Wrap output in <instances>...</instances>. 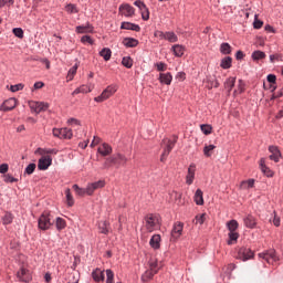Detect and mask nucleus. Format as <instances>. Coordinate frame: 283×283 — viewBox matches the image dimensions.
<instances>
[{
  "mask_svg": "<svg viewBox=\"0 0 283 283\" xmlns=\"http://www.w3.org/2000/svg\"><path fill=\"white\" fill-rule=\"evenodd\" d=\"M54 226L52 221V214L50 212H43L38 219V229L39 231H50Z\"/></svg>",
  "mask_w": 283,
  "mask_h": 283,
  "instance_id": "obj_1",
  "label": "nucleus"
},
{
  "mask_svg": "<svg viewBox=\"0 0 283 283\" xmlns=\"http://www.w3.org/2000/svg\"><path fill=\"white\" fill-rule=\"evenodd\" d=\"M176 143H178V137H174V140L169 139V138H165L163 140V145H165L164 147V151L161 154L160 157V161L165 163L167 160V156H169V154H171V149H174V147H176Z\"/></svg>",
  "mask_w": 283,
  "mask_h": 283,
  "instance_id": "obj_2",
  "label": "nucleus"
},
{
  "mask_svg": "<svg viewBox=\"0 0 283 283\" xmlns=\"http://www.w3.org/2000/svg\"><path fill=\"white\" fill-rule=\"evenodd\" d=\"M146 222V229L151 233L153 231H156V229L160 228V220L158 219V216L156 214H148L145 218Z\"/></svg>",
  "mask_w": 283,
  "mask_h": 283,
  "instance_id": "obj_3",
  "label": "nucleus"
},
{
  "mask_svg": "<svg viewBox=\"0 0 283 283\" xmlns=\"http://www.w3.org/2000/svg\"><path fill=\"white\" fill-rule=\"evenodd\" d=\"M259 258L268 262V264H275V262H280V256L275 250H269L262 253H259Z\"/></svg>",
  "mask_w": 283,
  "mask_h": 283,
  "instance_id": "obj_4",
  "label": "nucleus"
},
{
  "mask_svg": "<svg viewBox=\"0 0 283 283\" xmlns=\"http://www.w3.org/2000/svg\"><path fill=\"white\" fill-rule=\"evenodd\" d=\"M53 136L55 138L70 140L73 136L72 128H53Z\"/></svg>",
  "mask_w": 283,
  "mask_h": 283,
  "instance_id": "obj_5",
  "label": "nucleus"
},
{
  "mask_svg": "<svg viewBox=\"0 0 283 283\" xmlns=\"http://www.w3.org/2000/svg\"><path fill=\"white\" fill-rule=\"evenodd\" d=\"M31 112L34 114H41V112H48L50 104L45 102H30L29 104Z\"/></svg>",
  "mask_w": 283,
  "mask_h": 283,
  "instance_id": "obj_6",
  "label": "nucleus"
},
{
  "mask_svg": "<svg viewBox=\"0 0 283 283\" xmlns=\"http://www.w3.org/2000/svg\"><path fill=\"white\" fill-rule=\"evenodd\" d=\"M17 277L19 282L30 283L32 282V273L27 268H21L17 272Z\"/></svg>",
  "mask_w": 283,
  "mask_h": 283,
  "instance_id": "obj_7",
  "label": "nucleus"
},
{
  "mask_svg": "<svg viewBox=\"0 0 283 283\" xmlns=\"http://www.w3.org/2000/svg\"><path fill=\"white\" fill-rule=\"evenodd\" d=\"M14 107H17V98L10 97L1 104L0 112H12Z\"/></svg>",
  "mask_w": 283,
  "mask_h": 283,
  "instance_id": "obj_8",
  "label": "nucleus"
},
{
  "mask_svg": "<svg viewBox=\"0 0 283 283\" xmlns=\"http://www.w3.org/2000/svg\"><path fill=\"white\" fill-rule=\"evenodd\" d=\"M253 251H251L249 248H241L238 251V258L239 260H242V262H247V260L253 259Z\"/></svg>",
  "mask_w": 283,
  "mask_h": 283,
  "instance_id": "obj_9",
  "label": "nucleus"
},
{
  "mask_svg": "<svg viewBox=\"0 0 283 283\" xmlns=\"http://www.w3.org/2000/svg\"><path fill=\"white\" fill-rule=\"evenodd\" d=\"M105 180H98L87 185V196H92L96 190L103 189L105 187Z\"/></svg>",
  "mask_w": 283,
  "mask_h": 283,
  "instance_id": "obj_10",
  "label": "nucleus"
},
{
  "mask_svg": "<svg viewBox=\"0 0 283 283\" xmlns=\"http://www.w3.org/2000/svg\"><path fill=\"white\" fill-rule=\"evenodd\" d=\"M119 14L123 17H134V14H136V9L130 4L124 3L119 7Z\"/></svg>",
  "mask_w": 283,
  "mask_h": 283,
  "instance_id": "obj_11",
  "label": "nucleus"
},
{
  "mask_svg": "<svg viewBox=\"0 0 283 283\" xmlns=\"http://www.w3.org/2000/svg\"><path fill=\"white\" fill-rule=\"evenodd\" d=\"M52 166V158L50 156L42 157L38 161V169L45 171Z\"/></svg>",
  "mask_w": 283,
  "mask_h": 283,
  "instance_id": "obj_12",
  "label": "nucleus"
},
{
  "mask_svg": "<svg viewBox=\"0 0 283 283\" xmlns=\"http://www.w3.org/2000/svg\"><path fill=\"white\" fill-rule=\"evenodd\" d=\"M193 180H196V164H190L186 175V185H193Z\"/></svg>",
  "mask_w": 283,
  "mask_h": 283,
  "instance_id": "obj_13",
  "label": "nucleus"
},
{
  "mask_svg": "<svg viewBox=\"0 0 283 283\" xmlns=\"http://www.w3.org/2000/svg\"><path fill=\"white\" fill-rule=\"evenodd\" d=\"M270 151V160H273L274 163H280V158H282V153L280 151V148L277 146H269Z\"/></svg>",
  "mask_w": 283,
  "mask_h": 283,
  "instance_id": "obj_14",
  "label": "nucleus"
},
{
  "mask_svg": "<svg viewBox=\"0 0 283 283\" xmlns=\"http://www.w3.org/2000/svg\"><path fill=\"white\" fill-rule=\"evenodd\" d=\"M185 228V224L182 222L175 223L172 231H171V238L172 240H178L182 235V229Z\"/></svg>",
  "mask_w": 283,
  "mask_h": 283,
  "instance_id": "obj_15",
  "label": "nucleus"
},
{
  "mask_svg": "<svg viewBox=\"0 0 283 283\" xmlns=\"http://www.w3.org/2000/svg\"><path fill=\"white\" fill-rule=\"evenodd\" d=\"M92 277L94 282H105V270H102L101 268H96L92 272Z\"/></svg>",
  "mask_w": 283,
  "mask_h": 283,
  "instance_id": "obj_16",
  "label": "nucleus"
},
{
  "mask_svg": "<svg viewBox=\"0 0 283 283\" xmlns=\"http://www.w3.org/2000/svg\"><path fill=\"white\" fill-rule=\"evenodd\" d=\"M75 32H77V34H90L94 32V27H92L90 23L77 25Z\"/></svg>",
  "mask_w": 283,
  "mask_h": 283,
  "instance_id": "obj_17",
  "label": "nucleus"
},
{
  "mask_svg": "<svg viewBox=\"0 0 283 283\" xmlns=\"http://www.w3.org/2000/svg\"><path fill=\"white\" fill-rule=\"evenodd\" d=\"M94 90V86L92 85H82L77 88H75L72 93L73 96H76V94H90Z\"/></svg>",
  "mask_w": 283,
  "mask_h": 283,
  "instance_id": "obj_18",
  "label": "nucleus"
},
{
  "mask_svg": "<svg viewBox=\"0 0 283 283\" xmlns=\"http://www.w3.org/2000/svg\"><path fill=\"white\" fill-rule=\"evenodd\" d=\"M109 163L113 165H125V163H127V157L118 154L111 157Z\"/></svg>",
  "mask_w": 283,
  "mask_h": 283,
  "instance_id": "obj_19",
  "label": "nucleus"
},
{
  "mask_svg": "<svg viewBox=\"0 0 283 283\" xmlns=\"http://www.w3.org/2000/svg\"><path fill=\"white\" fill-rule=\"evenodd\" d=\"M243 222L248 229H255L258 221L253 216L249 214L243 219Z\"/></svg>",
  "mask_w": 283,
  "mask_h": 283,
  "instance_id": "obj_20",
  "label": "nucleus"
},
{
  "mask_svg": "<svg viewBox=\"0 0 283 283\" xmlns=\"http://www.w3.org/2000/svg\"><path fill=\"white\" fill-rule=\"evenodd\" d=\"M122 30H133V32H140V25L134 24L132 22H122Z\"/></svg>",
  "mask_w": 283,
  "mask_h": 283,
  "instance_id": "obj_21",
  "label": "nucleus"
},
{
  "mask_svg": "<svg viewBox=\"0 0 283 283\" xmlns=\"http://www.w3.org/2000/svg\"><path fill=\"white\" fill-rule=\"evenodd\" d=\"M159 81L160 83H164V85H171V81H174V76H171V73H160Z\"/></svg>",
  "mask_w": 283,
  "mask_h": 283,
  "instance_id": "obj_22",
  "label": "nucleus"
},
{
  "mask_svg": "<svg viewBox=\"0 0 283 283\" xmlns=\"http://www.w3.org/2000/svg\"><path fill=\"white\" fill-rule=\"evenodd\" d=\"M171 51L174 52V55L180 59V56H184L185 54V46L180 44H175L171 48Z\"/></svg>",
  "mask_w": 283,
  "mask_h": 283,
  "instance_id": "obj_23",
  "label": "nucleus"
},
{
  "mask_svg": "<svg viewBox=\"0 0 283 283\" xmlns=\"http://www.w3.org/2000/svg\"><path fill=\"white\" fill-rule=\"evenodd\" d=\"M160 234H154L149 241L151 249H160Z\"/></svg>",
  "mask_w": 283,
  "mask_h": 283,
  "instance_id": "obj_24",
  "label": "nucleus"
},
{
  "mask_svg": "<svg viewBox=\"0 0 283 283\" xmlns=\"http://www.w3.org/2000/svg\"><path fill=\"white\" fill-rule=\"evenodd\" d=\"M202 196H203L202 190L197 189L195 197H193L196 205H198V206L205 205V198Z\"/></svg>",
  "mask_w": 283,
  "mask_h": 283,
  "instance_id": "obj_25",
  "label": "nucleus"
},
{
  "mask_svg": "<svg viewBox=\"0 0 283 283\" xmlns=\"http://www.w3.org/2000/svg\"><path fill=\"white\" fill-rule=\"evenodd\" d=\"M123 45H125V48H136L138 45V40L134 38H125L123 40Z\"/></svg>",
  "mask_w": 283,
  "mask_h": 283,
  "instance_id": "obj_26",
  "label": "nucleus"
},
{
  "mask_svg": "<svg viewBox=\"0 0 283 283\" xmlns=\"http://www.w3.org/2000/svg\"><path fill=\"white\" fill-rule=\"evenodd\" d=\"M55 227L57 231H63V229H65V227H67V222H65V219L57 217L55 219Z\"/></svg>",
  "mask_w": 283,
  "mask_h": 283,
  "instance_id": "obj_27",
  "label": "nucleus"
},
{
  "mask_svg": "<svg viewBox=\"0 0 283 283\" xmlns=\"http://www.w3.org/2000/svg\"><path fill=\"white\" fill-rule=\"evenodd\" d=\"M64 193L67 207H74V197L72 196V191L70 190V188H66Z\"/></svg>",
  "mask_w": 283,
  "mask_h": 283,
  "instance_id": "obj_28",
  "label": "nucleus"
},
{
  "mask_svg": "<svg viewBox=\"0 0 283 283\" xmlns=\"http://www.w3.org/2000/svg\"><path fill=\"white\" fill-rule=\"evenodd\" d=\"M165 41L169 43H178V35L174 31L166 32Z\"/></svg>",
  "mask_w": 283,
  "mask_h": 283,
  "instance_id": "obj_29",
  "label": "nucleus"
},
{
  "mask_svg": "<svg viewBox=\"0 0 283 283\" xmlns=\"http://www.w3.org/2000/svg\"><path fill=\"white\" fill-rule=\"evenodd\" d=\"M73 190L75 191L76 196L83 198V196H87V186L86 188H81L78 185H73Z\"/></svg>",
  "mask_w": 283,
  "mask_h": 283,
  "instance_id": "obj_30",
  "label": "nucleus"
},
{
  "mask_svg": "<svg viewBox=\"0 0 283 283\" xmlns=\"http://www.w3.org/2000/svg\"><path fill=\"white\" fill-rule=\"evenodd\" d=\"M213 149H216V145H206L203 147V156H206V158H211Z\"/></svg>",
  "mask_w": 283,
  "mask_h": 283,
  "instance_id": "obj_31",
  "label": "nucleus"
},
{
  "mask_svg": "<svg viewBox=\"0 0 283 283\" xmlns=\"http://www.w3.org/2000/svg\"><path fill=\"white\" fill-rule=\"evenodd\" d=\"M232 61H233V59H231V56H227V57L222 59L220 67H222V70H229L231 67Z\"/></svg>",
  "mask_w": 283,
  "mask_h": 283,
  "instance_id": "obj_32",
  "label": "nucleus"
},
{
  "mask_svg": "<svg viewBox=\"0 0 283 283\" xmlns=\"http://www.w3.org/2000/svg\"><path fill=\"white\" fill-rule=\"evenodd\" d=\"M254 185H255V180L249 179V180L242 181L240 185V188L244 190L253 189Z\"/></svg>",
  "mask_w": 283,
  "mask_h": 283,
  "instance_id": "obj_33",
  "label": "nucleus"
},
{
  "mask_svg": "<svg viewBox=\"0 0 283 283\" xmlns=\"http://www.w3.org/2000/svg\"><path fill=\"white\" fill-rule=\"evenodd\" d=\"M14 220V216H12V212H6L2 217V223L4 226L12 224V221Z\"/></svg>",
  "mask_w": 283,
  "mask_h": 283,
  "instance_id": "obj_34",
  "label": "nucleus"
},
{
  "mask_svg": "<svg viewBox=\"0 0 283 283\" xmlns=\"http://www.w3.org/2000/svg\"><path fill=\"white\" fill-rule=\"evenodd\" d=\"M160 268H158V261L156 259H150L149 261V270L148 271H151L153 273H158V270Z\"/></svg>",
  "mask_w": 283,
  "mask_h": 283,
  "instance_id": "obj_35",
  "label": "nucleus"
},
{
  "mask_svg": "<svg viewBox=\"0 0 283 283\" xmlns=\"http://www.w3.org/2000/svg\"><path fill=\"white\" fill-rule=\"evenodd\" d=\"M238 227H239V223H238L237 220H230V221L227 223L228 231H230V232H235V231H238Z\"/></svg>",
  "mask_w": 283,
  "mask_h": 283,
  "instance_id": "obj_36",
  "label": "nucleus"
},
{
  "mask_svg": "<svg viewBox=\"0 0 283 283\" xmlns=\"http://www.w3.org/2000/svg\"><path fill=\"white\" fill-rule=\"evenodd\" d=\"M234 86H235V77H229L224 83V87L226 90H228V92H231V90H233Z\"/></svg>",
  "mask_w": 283,
  "mask_h": 283,
  "instance_id": "obj_37",
  "label": "nucleus"
},
{
  "mask_svg": "<svg viewBox=\"0 0 283 283\" xmlns=\"http://www.w3.org/2000/svg\"><path fill=\"white\" fill-rule=\"evenodd\" d=\"M253 61H262V59H266V53L262 51H254L252 53Z\"/></svg>",
  "mask_w": 283,
  "mask_h": 283,
  "instance_id": "obj_38",
  "label": "nucleus"
},
{
  "mask_svg": "<svg viewBox=\"0 0 283 283\" xmlns=\"http://www.w3.org/2000/svg\"><path fill=\"white\" fill-rule=\"evenodd\" d=\"M36 169V164H29L24 169V176H32Z\"/></svg>",
  "mask_w": 283,
  "mask_h": 283,
  "instance_id": "obj_39",
  "label": "nucleus"
},
{
  "mask_svg": "<svg viewBox=\"0 0 283 283\" xmlns=\"http://www.w3.org/2000/svg\"><path fill=\"white\" fill-rule=\"evenodd\" d=\"M220 52H221V54H231V44L223 42L220 45Z\"/></svg>",
  "mask_w": 283,
  "mask_h": 283,
  "instance_id": "obj_40",
  "label": "nucleus"
},
{
  "mask_svg": "<svg viewBox=\"0 0 283 283\" xmlns=\"http://www.w3.org/2000/svg\"><path fill=\"white\" fill-rule=\"evenodd\" d=\"M228 235V244H235V242H238V239L240 238V234L238 232H229Z\"/></svg>",
  "mask_w": 283,
  "mask_h": 283,
  "instance_id": "obj_41",
  "label": "nucleus"
},
{
  "mask_svg": "<svg viewBox=\"0 0 283 283\" xmlns=\"http://www.w3.org/2000/svg\"><path fill=\"white\" fill-rule=\"evenodd\" d=\"M122 65H124V67H127L129 70L134 65V60H132V57H129V56H125L122 60Z\"/></svg>",
  "mask_w": 283,
  "mask_h": 283,
  "instance_id": "obj_42",
  "label": "nucleus"
},
{
  "mask_svg": "<svg viewBox=\"0 0 283 283\" xmlns=\"http://www.w3.org/2000/svg\"><path fill=\"white\" fill-rule=\"evenodd\" d=\"M201 132L206 135L209 136V134H211L213 132V127L209 124H202L200 126Z\"/></svg>",
  "mask_w": 283,
  "mask_h": 283,
  "instance_id": "obj_43",
  "label": "nucleus"
},
{
  "mask_svg": "<svg viewBox=\"0 0 283 283\" xmlns=\"http://www.w3.org/2000/svg\"><path fill=\"white\" fill-rule=\"evenodd\" d=\"M97 229H98L99 233L107 234V221H105V220L98 221Z\"/></svg>",
  "mask_w": 283,
  "mask_h": 283,
  "instance_id": "obj_44",
  "label": "nucleus"
},
{
  "mask_svg": "<svg viewBox=\"0 0 283 283\" xmlns=\"http://www.w3.org/2000/svg\"><path fill=\"white\" fill-rule=\"evenodd\" d=\"M154 275H156V273L151 272V270H146L145 273L142 275V281L149 282V280H151Z\"/></svg>",
  "mask_w": 283,
  "mask_h": 283,
  "instance_id": "obj_45",
  "label": "nucleus"
},
{
  "mask_svg": "<svg viewBox=\"0 0 283 283\" xmlns=\"http://www.w3.org/2000/svg\"><path fill=\"white\" fill-rule=\"evenodd\" d=\"M65 10H66V12H69V14H77V12H78L76 4H73V3L66 4Z\"/></svg>",
  "mask_w": 283,
  "mask_h": 283,
  "instance_id": "obj_46",
  "label": "nucleus"
},
{
  "mask_svg": "<svg viewBox=\"0 0 283 283\" xmlns=\"http://www.w3.org/2000/svg\"><path fill=\"white\" fill-rule=\"evenodd\" d=\"M76 70H78V64L73 65L67 73L69 81H72L74 78V74H76Z\"/></svg>",
  "mask_w": 283,
  "mask_h": 283,
  "instance_id": "obj_47",
  "label": "nucleus"
},
{
  "mask_svg": "<svg viewBox=\"0 0 283 283\" xmlns=\"http://www.w3.org/2000/svg\"><path fill=\"white\" fill-rule=\"evenodd\" d=\"M107 98V88H104L101 95L94 98L95 103H103Z\"/></svg>",
  "mask_w": 283,
  "mask_h": 283,
  "instance_id": "obj_48",
  "label": "nucleus"
},
{
  "mask_svg": "<svg viewBox=\"0 0 283 283\" xmlns=\"http://www.w3.org/2000/svg\"><path fill=\"white\" fill-rule=\"evenodd\" d=\"M3 180H4V182H7V184H12V182H19V179L18 178H14L12 175H10V174H6L4 176H3Z\"/></svg>",
  "mask_w": 283,
  "mask_h": 283,
  "instance_id": "obj_49",
  "label": "nucleus"
},
{
  "mask_svg": "<svg viewBox=\"0 0 283 283\" xmlns=\"http://www.w3.org/2000/svg\"><path fill=\"white\" fill-rule=\"evenodd\" d=\"M144 21H149V8L147 6L139 11Z\"/></svg>",
  "mask_w": 283,
  "mask_h": 283,
  "instance_id": "obj_50",
  "label": "nucleus"
},
{
  "mask_svg": "<svg viewBox=\"0 0 283 283\" xmlns=\"http://www.w3.org/2000/svg\"><path fill=\"white\" fill-rule=\"evenodd\" d=\"M275 81H277V77L273 74L268 75V82L271 83L272 92H275Z\"/></svg>",
  "mask_w": 283,
  "mask_h": 283,
  "instance_id": "obj_51",
  "label": "nucleus"
},
{
  "mask_svg": "<svg viewBox=\"0 0 283 283\" xmlns=\"http://www.w3.org/2000/svg\"><path fill=\"white\" fill-rule=\"evenodd\" d=\"M116 92H118V85L112 84L108 86V88H107L108 96L116 94Z\"/></svg>",
  "mask_w": 283,
  "mask_h": 283,
  "instance_id": "obj_52",
  "label": "nucleus"
},
{
  "mask_svg": "<svg viewBox=\"0 0 283 283\" xmlns=\"http://www.w3.org/2000/svg\"><path fill=\"white\" fill-rule=\"evenodd\" d=\"M12 32H13L14 36H17L18 39H23V29L22 28H13Z\"/></svg>",
  "mask_w": 283,
  "mask_h": 283,
  "instance_id": "obj_53",
  "label": "nucleus"
},
{
  "mask_svg": "<svg viewBox=\"0 0 283 283\" xmlns=\"http://www.w3.org/2000/svg\"><path fill=\"white\" fill-rule=\"evenodd\" d=\"M82 43H88V45H94V40L92 39L91 35H83L81 38Z\"/></svg>",
  "mask_w": 283,
  "mask_h": 283,
  "instance_id": "obj_54",
  "label": "nucleus"
},
{
  "mask_svg": "<svg viewBox=\"0 0 283 283\" xmlns=\"http://www.w3.org/2000/svg\"><path fill=\"white\" fill-rule=\"evenodd\" d=\"M205 220H207V214H199L196 217V224H205Z\"/></svg>",
  "mask_w": 283,
  "mask_h": 283,
  "instance_id": "obj_55",
  "label": "nucleus"
},
{
  "mask_svg": "<svg viewBox=\"0 0 283 283\" xmlns=\"http://www.w3.org/2000/svg\"><path fill=\"white\" fill-rule=\"evenodd\" d=\"M158 72H165L167 70V64L165 62H159L155 64Z\"/></svg>",
  "mask_w": 283,
  "mask_h": 283,
  "instance_id": "obj_56",
  "label": "nucleus"
},
{
  "mask_svg": "<svg viewBox=\"0 0 283 283\" xmlns=\"http://www.w3.org/2000/svg\"><path fill=\"white\" fill-rule=\"evenodd\" d=\"M23 87H24L23 84L20 83V84L11 85L10 90H11V92H21V90H23Z\"/></svg>",
  "mask_w": 283,
  "mask_h": 283,
  "instance_id": "obj_57",
  "label": "nucleus"
},
{
  "mask_svg": "<svg viewBox=\"0 0 283 283\" xmlns=\"http://www.w3.org/2000/svg\"><path fill=\"white\" fill-rule=\"evenodd\" d=\"M154 36H156V39H160V41H165L166 32L157 30L155 31Z\"/></svg>",
  "mask_w": 283,
  "mask_h": 283,
  "instance_id": "obj_58",
  "label": "nucleus"
},
{
  "mask_svg": "<svg viewBox=\"0 0 283 283\" xmlns=\"http://www.w3.org/2000/svg\"><path fill=\"white\" fill-rule=\"evenodd\" d=\"M43 154H50V155L56 156V154H59V149H56V148H48V149L43 150Z\"/></svg>",
  "mask_w": 283,
  "mask_h": 283,
  "instance_id": "obj_59",
  "label": "nucleus"
},
{
  "mask_svg": "<svg viewBox=\"0 0 283 283\" xmlns=\"http://www.w3.org/2000/svg\"><path fill=\"white\" fill-rule=\"evenodd\" d=\"M261 171H263L265 176H268V178H271L273 176V171H271L266 166H263V168H261Z\"/></svg>",
  "mask_w": 283,
  "mask_h": 283,
  "instance_id": "obj_60",
  "label": "nucleus"
},
{
  "mask_svg": "<svg viewBox=\"0 0 283 283\" xmlns=\"http://www.w3.org/2000/svg\"><path fill=\"white\" fill-rule=\"evenodd\" d=\"M9 166L8 164L0 165V174H8Z\"/></svg>",
  "mask_w": 283,
  "mask_h": 283,
  "instance_id": "obj_61",
  "label": "nucleus"
},
{
  "mask_svg": "<svg viewBox=\"0 0 283 283\" xmlns=\"http://www.w3.org/2000/svg\"><path fill=\"white\" fill-rule=\"evenodd\" d=\"M134 6H136L137 8H139V11L143 10V8L146 7L145 2H143L142 0H137L134 2Z\"/></svg>",
  "mask_w": 283,
  "mask_h": 283,
  "instance_id": "obj_62",
  "label": "nucleus"
},
{
  "mask_svg": "<svg viewBox=\"0 0 283 283\" xmlns=\"http://www.w3.org/2000/svg\"><path fill=\"white\" fill-rule=\"evenodd\" d=\"M69 125H81V122L74 117L69 118Z\"/></svg>",
  "mask_w": 283,
  "mask_h": 283,
  "instance_id": "obj_63",
  "label": "nucleus"
},
{
  "mask_svg": "<svg viewBox=\"0 0 283 283\" xmlns=\"http://www.w3.org/2000/svg\"><path fill=\"white\" fill-rule=\"evenodd\" d=\"M99 56H103L104 61H107V48L99 51Z\"/></svg>",
  "mask_w": 283,
  "mask_h": 283,
  "instance_id": "obj_64",
  "label": "nucleus"
}]
</instances>
